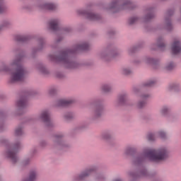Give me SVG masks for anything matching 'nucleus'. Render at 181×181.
Instances as JSON below:
<instances>
[{"mask_svg": "<svg viewBox=\"0 0 181 181\" xmlns=\"http://www.w3.org/2000/svg\"><path fill=\"white\" fill-rule=\"evenodd\" d=\"M165 28L167 30H172V23H170V18H165Z\"/></svg>", "mask_w": 181, "mask_h": 181, "instance_id": "c756f323", "label": "nucleus"}, {"mask_svg": "<svg viewBox=\"0 0 181 181\" xmlns=\"http://www.w3.org/2000/svg\"><path fill=\"white\" fill-rule=\"evenodd\" d=\"M38 48L35 49H33V53H35V52H40V50H42V49H43L44 46H45V39H43V37H40L38 39Z\"/></svg>", "mask_w": 181, "mask_h": 181, "instance_id": "412c9836", "label": "nucleus"}, {"mask_svg": "<svg viewBox=\"0 0 181 181\" xmlns=\"http://www.w3.org/2000/svg\"><path fill=\"white\" fill-rule=\"evenodd\" d=\"M95 170H97V166L93 165L89 168H87L84 171L81 172L79 175H75L73 178V181L84 180L86 177H88V176H90L91 173H94Z\"/></svg>", "mask_w": 181, "mask_h": 181, "instance_id": "0eeeda50", "label": "nucleus"}, {"mask_svg": "<svg viewBox=\"0 0 181 181\" xmlns=\"http://www.w3.org/2000/svg\"><path fill=\"white\" fill-rule=\"evenodd\" d=\"M37 69L40 73H42V74H47V69H46V67H45V66L40 64L38 66Z\"/></svg>", "mask_w": 181, "mask_h": 181, "instance_id": "f704fd0d", "label": "nucleus"}, {"mask_svg": "<svg viewBox=\"0 0 181 181\" xmlns=\"http://www.w3.org/2000/svg\"><path fill=\"white\" fill-rule=\"evenodd\" d=\"M136 151V149H135V148L134 147H127L125 151H124V153L125 155H134V153H135V151Z\"/></svg>", "mask_w": 181, "mask_h": 181, "instance_id": "7c9ffc66", "label": "nucleus"}, {"mask_svg": "<svg viewBox=\"0 0 181 181\" xmlns=\"http://www.w3.org/2000/svg\"><path fill=\"white\" fill-rule=\"evenodd\" d=\"M60 32L61 33L64 34L70 33V32H71V27H64L60 30Z\"/></svg>", "mask_w": 181, "mask_h": 181, "instance_id": "58836bf2", "label": "nucleus"}, {"mask_svg": "<svg viewBox=\"0 0 181 181\" xmlns=\"http://www.w3.org/2000/svg\"><path fill=\"white\" fill-rule=\"evenodd\" d=\"M147 139L148 141H156V139H158L157 132H156V133H152V132L148 133Z\"/></svg>", "mask_w": 181, "mask_h": 181, "instance_id": "bb28decb", "label": "nucleus"}, {"mask_svg": "<svg viewBox=\"0 0 181 181\" xmlns=\"http://www.w3.org/2000/svg\"><path fill=\"white\" fill-rule=\"evenodd\" d=\"M148 158L153 162H162L166 160L169 158V149L166 147H160L158 149H144V152L137 154L133 158V164L141 169L138 174L135 173H129L131 177H144L147 176L148 171L144 168V163Z\"/></svg>", "mask_w": 181, "mask_h": 181, "instance_id": "f257e3e1", "label": "nucleus"}, {"mask_svg": "<svg viewBox=\"0 0 181 181\" xmlns=\"http://www.w3.org/2000/svg\"><path fill=\"white\" fill-rule=\"evenodd\" d=\"M107 9L113 12H119L124 9H134V3L130 0H115L109 4Z\"/></svg>", "mask_w": 181, "mask_h": 181, "instance_id": "20e7f679", "label": "nucleus"}, {"mask_svg": "<svg viewBox=\"0 0 181 181\" xmlns=\"http://www.w3.org/2000/svg\"><path fill=\"white\" fill-rule=\"evenodd\" d=\"M26 105H28V98L26 97H21L16 103V107L17 108H19L20 110L22 108H25Z\"/></svg>", "mask_w": 181, "mask_h": 181, "instance_id": "2eb2a0df", "label": "nucleus"}, {"mask_svg": "<svg viewBox=\"0 0 181 181\" xmlns=\"http://www.w3.org/2000/svg\"><path fill=\"white\" fill-rule=\"evenodd\" d=\"M170 112V107L163 106L160 110V114L162 117H168Z\"/></svg>", "mask_w": 181, "mask_h": 181, "instance_id": "f3484780", "label": "nucleus"}, {"mask_svg": "<svg viewBox=\"0 0 181 181\" xmlns=\"http://www.w3.org/2000/svg\"><path fill=\"white\" fill-rule=\"evenodd\" d=\"M144 63H146V64H156L158 63V59L147 57L144 59Z\"/></svg>", "mask_w": 181, "mask_h": 181, "instance_id": "cd10ccee", "label": "nucleus"}, {"mask_svg": "<svg viewBox=\"0 0 181 181\" xmlns=\"http://www.w3.org/2000/svg\"><path fill=\"white\" fill-rule=\"evenodd\" d=\"M116 105H125L128 104V94L123 93L119 95L115 102Z\"/></svg>", "mask_w": 181, "mask_h": 181, "instance_id": "ddd939ff", "label": "nucleus"}, {"mask_svg": "<svg viewBox=\"0 0 181 181\" xmlns=\"http://www.w3.org/2000/svg\"><path fill=\"white\" fill-rule=\"evenodd\" d=\"M60 25V19L53 18L51 19L48 23V26L51 30L57 32L59 30V25Z\"/></svg>", "mask_w": 181, "mask_h": 181, "instance_id": "f8f14e48", "label": "nucleus"}, {"mask_svg": "<svg viewBox=\"0 0 181 181\" xmlns=\"http://www.w3.org/2000/svg\"><path fill=\"white\" fill-rule=\"evenodd\" d=\"M66 119H70L71 118H73V116H71V113H67L65 116Z\"/></svg>", "mask_w": 181, "mask_h": 181, "instance_id": "a18cd8bd", "label": "nucleus"}, {"mask_svg": "<svg viewBox=\"0 0 181 181\" xmlns=\"http://www.w3.org/2000/svg\"><path fill=\"white\" fill-rule=\"evenodd\" d=\"M176 67V63H175L173 61H170L165 64V70H168V71H170V70H173Z\"/></svg>", "mask_w": 181, "mask_h": 181, "instance_id": "393cba45", "label": "nucleus"}, {"mask_svg": "<svg viewBox=\"0 0 181 181\" xmlns=\"http://www.w3.org/2000/svg\"><path fill=\"white\" fill-rule=\"evenodd\" d=\"M57 93V88H51L49 90L48 94L49 95H54V94H56Z\"/></svg>", "mask_w": 181, "mask_h": 181, "instance_id": "a19ab883", "label": "nucleus"}, {"mask_svg": "<svg viewBox=\"0 0 181 181\" xmlns=\"http://www.w3.org/2000/svg\"><path fill=\"white\" fill-rule=\"evenodd\" d=\"M175 13V11H173V10H169L168 12H167V16H172V15Z\"/></svg>", "mask_w": 181, "mask_h": 181, "instance_id": "49530a36", "label": "nucleus"}, {"mask_svg": "<svg viewBox=\"0 0 181 181\" xmlns=\"http://www.w3.org/2000/svg\"><path fill=\"white\" fill-rule=\"evenodd\" d=\"M155 17V14L153 13H149L144 17V22H149L151 19Z\"/></svg>", "mask_w": 181, "mask_h": 181, "instance_id": "e433bc0d", "label": "nucleus"}, {"mask_svg": "<svg viewBox=\"0 0 181 181\" xmlns=\"http://www.w3.org/2000/svg\"><path fill=\"white\" fill-rule=\"evenodd\" d=\"M23 134V130L22 129V127H17L15 130V135L16 136H21V135Z\"/></svg>", "mask_w": 181, "mask_h": 181, "instance_id": "c9c22d12", "label": "nucleus"}, {"mask_svg": "<svg viewBox=\"0 0 181 181\" xmlns=\"http://www.w3.org/2000/svg\"><path fill=\"white\" fill-rule=\"evenodd\" d=\"M4 12H5V6H0V13H4Z\"/></svg>", "mask_w": 181, "mask_h": 181, "instance_id": "de8ad7c7", "label": "nucleus"}, {"mask_svg": "<svg viewBox=\"0 0 181 181\" xmlns=\"http://www.w3.org/2000/svg\"><path fill=\"white\" fill-rule=\"evenodd\" d=\"M54 143L56 144V145H57V146H59V148H63L66 146V144H64L62 136H55Z\"/></svg>", "mask_w": 181, "mask_h": 181, "instance_id": "6ab92c4d", "label": "nucleus"}, {"mask_svg": "<svg viewBox=\"0 0 181 181\" xmlns=\"http://www.w3.org/2000/svg\"><path fill=\"white\" fill-rule=\"evenodd\" d=\"M0 71L11 74V83L22 81L26 76V69L22 65V58H18L11 62L9 66L1 65Z\"/></svg>", "mask_w": 181, "mask_h": 181, "instance_id": "7ed1b4c3", "label": "nucleus"}, {"mask_svg": "<svg viewBox=\"0 0 181 181\" xmlns=\"http://www.w3.org/2000/svg\"><path fill=\"white\" fill-rule=\"evenodd\" d=\"M104 112V107L103 105L96 106L95 110L94 112L95 118H100Z\"/></svg>", "mask_w": 181, "mask_h": 181, "instance_id": "dca6fc26", "label": "nucleus"}, {"mask_svg": "<svg viewBox=\"0 0 181 181\" xmlns=\"http://www.w3.org/2000/svg\"><path fill=\"white\" fill-rule=\"evenodd\" d=\"M0 6H4L5 11L8 9V6H6V4H5V2H4V0H0Z\"/></svg>", "mask_w": 181, "mask_h": 181, "instance_id": "37998d69", "label": "nucleus"}, {"mask_svg": "<svg viewBox=\"0 0 181 181\" xmlns=\"http://www.w3.org/2000/svg\"><path fill=\"white\" fill-rule=\"evenodd\" d=\"M136 94L141 98V100H139L137 103V108H144L145 105H146V100L149 97H151V94L146 92H136L135 91Z\"/></svg>", "mask_w": 181, "mask_h": 181, "instance_id": "1a4fd4ad", "label": "nucleus"}, {"mask_svg": "<svg viewBox=\"0 0 181 181\" xmlns=\"http://www.w3.org/2000/svg\"><path fill=\"white\" fill-rule=\"evenodd\" d=\"M110 90H112V86L110 84H105L102 86V90L104 93H108Z\"/></svg>", "mask_w": 181, "mask_h": 181, "instance_id": "473e14b6", "label": "nucleus"}, {"mask_svg": "<svg viewBox=\"0 0 181 181\" xmlns=\"http://www.w3.org/2000/svg\"><path fill=\"white\" fill-rule=\"evenodd\" d=\"M11 25L12 23L9 20H4L0 23V25L1 26L3 30L4 29H8V28H11Z\"/></svg>", "mask_w": 181, "mask_h": 181, "instance_id": "5701e85b", "label": "nucleus"}, {"mask_svg": "<svg viewBox=\"0 0 181 181\" xmlns=\"http://www.w3.org/2000/svg\"><path fill=\"white\" fill-rule=\"evenodd\" d=\"M171 50L173 54H178L181 52V42L180 40L175 39L172 45Z\"/></svg>", "mask_w": 181, "mask_h": 181, "instance_id": "9b49d317", "label": "nucleus"}, {"mask_svg": "<svg viewBox=\"0 0 181 181\" xmlns=\"http://www.w3.org/2000/svg\"><path fill=\"white\" fill-rule=\"evenodd\" d=\"M87 42H81L76 45L74 49H65L60 52L59 56L51 54L49 55V60L55 62L56 63H62L66 69H76L78 64L73 59V54L78 50H87L89 47Z\"/></svg>", "mask_w": 181, "mask_h": 181, "instance_id": "f03ea898", "label": "nucleus"}, {"mask_svg": "<svg viewBox=\"0 0 181 181\" xmlns=\"http://www.w3.org/2000/svg\"><path fill=\"white\" fill-rule=\"evenodd\" d=\"M23 9H29V8L26 7V6H23Z\"/></svg>", "mask_w": 181, "mask_h": 181, "instance_id": "3c124183", "label": "nucleus"}, {"mask_svg": "<svg viewBox=\"0 0 181 181\" xmlns=\"http://www.w3.org/2000/svg\"><path fill=\"white\" fill-rule=\"evenodd\" d=\"M40 11H56L59 8L57 3L52 1H41L37 4Z\"/></svg>", "mask_w": 181, "mask_h": 181, "instance_id": "423d86ee", "label": "nucleus"}, {"mask_svg": "<svg viewBox=\"0 0 181 181\" xmlns=\"http://www.w3.org/2000/svg\"><path fill=\"white\" fill-rule=\"evenodd\" d=\"M40 119H42L45 122L47 127H53L54 124L52 119H50V112L48 110L42 111L39 117Z\"/></svg>", "mask_w": 181, "mask_h": 181, "instance_id": "9d476101", "label": "nucleus"}, {"mask_svg": "<svg viewBox=\"0 0 181 181\" xmlns=\"http://www.w3.org/2000/svg\"><path fill=\"white\" fill-rule=\"evenodd\" d=\"M30 38V37H29V35H17L16 37V40L17 42H26L28 40H29V39Z\"/></svg>", "mask_w": 181, "mask_h": 181, "instance_id": "a878e982", "label": "nucleus"}, {"mask_svg": "<svg viewBox=\"0 0 181 181\" xmlns=\"http://www.w3.org/2000/svg\"><path fill=\"white\" fill-rule=\"evenodd\" d=\"M157 46L159 49H163V47H165V43L163 42V38L162 37H158L157 40Z\"/></svg>", "mask_w": 181, "mask_h": 181, "instance_id": "2f4dec72", "label": "nucleus"}, {"mask_svg": "<svg viewBox=\"0 0 181 181\" xmlns=\"http://www.w3.org/2000/svg\"><path fill=\"white\" fill-rule=\"evenodd\" d=\"M156 83L155 80H149L144 83V87H152Z\"/></svg>", "mask_w": 181, "mask_h": 181, "instance_id": "ea45409f", "label": "nucleus"}, {"mask_svg": "<svg viewBox=\"0 0 181 181\" xmlns=\"http://www.w3.org/2000/svg\"><path fill=\"white\" fill-rule=\"evenodd\" d=\"M73 103H74L73 99H59L57 101V107H66Z\"/></svg>", "mask_w": 181, "mask_h": 181, "instance_id": "4468645a", "label": "nucleus"}, {"mask_svg": "<svg viewBox=\"0 0 181 181\" xmlns=\"http://www.w3.org/2000/svg\"><path fill=\"white\" fill-rule=\"evenodd\" d=\"M78 14L83 15L89 21H99V19H101V16L93 13L91 10L79 9L78 10Z\"/></svg>", "mask_w": 181, "mask_h": 181, "instance_id": "6e6552de", "label": "nucleus"}, {"mask_svg": "<svg viewBox=\"0 0 181 181\" xmlns=\"http://www.w3.org/2000/svg\"><path fill=\"white\" fill-rule=\"evenodd\" d=\"M63 39V37H59L57 40V42L59 43V42H61V40Z\"/></svg>", "mask_w": 181, "mask_h": 181, "instance_id": "09e8293b", "label": "nucleus"}, {"mask_svg": "<svg viewBox=\"0 0 181 181\" xmlns=\"http://www.w3.org/2000/svg\"><path fill=\"white\" fill-rule=\"evenodd\" d=\"M121 73L123 76H129V74H132V69L129 66H124L122 68Z\"/></svg>", "mask_w": 181, "mask_h": 181, "instance_id": "b1692460", "label": "nucleus"}, {"mask_svg": "<svg viewBox=\"0 0 181 181\" xmlns=\"http://www.w3.org/2000/svg\"><path fill=\"white\" fill-rule=\"evenodd\" d=\"M160 138L162 141H166L168 139V135H166V132L163 130H160L157 132V139Z\"/></svg>", "mask_w": 181, "mask_h": 181, "instance_id": "4be33fe9", "label": "nucleus"}, {"mask_svg": "<svg viewBox=\"0 0 181 181\" xmlns=\"http://www.w3.org/2000/svg\"><path fill=\"white\" fill-rule=\"evenodd\" d=\"M21 148V142L17 141L13 144L11 147H9L7 151L5 153L6 158L11 159L13 163H16L18 162V156H16V153Z\"/></svg>", "mask_w": 181, "mask_h": 181, "instance_id": "39448f33", "label": "nucleus"}, {"mask_svg": "<svg viewBox=\"0 0 181 181\" xmlns=\"http://www.w3.org/2000/svg\"><path fill=\"white\" fill-rule=\"evenodd\" d=\"M105 175L104 174H98L96 175V180H105Z\"/></svg>", "mask_w": 181, "mask_h": 181, "instance_id": "79ce46f5", "label": "nucleus"}, {"mask_svg": "<svg viewBox=\"0 0 181 181\" xmlns=\"http://www.w3.org/2000/svg\"><path fill=\"white\" fill-rule=\"evenodd\" d=\"M168 91H170V92L172 91L177 92L180 90V84L177 83H171L168 86Z\"/></svg>", "mask_w": 181, "mask_h": 181, "instance_id": "a211bd4d", "label": "nucleus"}, {"mask_svg": "<svg viewBox=\"0 0 181 181\" xmlns=\"http://www.w3.org/2000/svg\"><path fill=\"white\" fill-rule=\"evenodd\" d=\"M138 22V17L134 16L130 18H129L128 23L129 25H134V23H136Z\"/></svg>", "mask_w": 181, "mask_h": 181, "instance_id": "4c0bfd02", "label": "nucleus"}, {"mask_svg": "<svg viewBox=\"0 0 181 181\" xmlns=\"http://www.w3.org/2000/svg\"><path fill=\"white\" fill-rule=\"evenodd\" d=\"M57 77H59V78H62L63 77V75H57Z\"/></svg>", "mask_w": 181, "mask_h": 181, "instance_id": "8fccbe9b", "label": "nucleus"}, {"mask_svg": "<svg viewBox=\"0 0 181 181\" xmlns=\"http://www.w3.org/2000/svg\"><path fill=\"white\" fill-rule=\"evenodd\" d=\"M36 177H37V172L36 170H32L30 172L28 177L25 180H23V181H35L36 180Z\"/></svg>", "mask_w": 181, "mask_h": 181, "instance_id": "aec40b11", "label": "nucleus"}, {"mask_svg": "<svg viewBox=\"0 0 181 181\" xmlns=\"http://www.w3.org/2000/svg\"><path fill=\"white\" fill-rule=\"evenodd\" d=\"M111 138V133L110 132H105L101 134L100 135V139H103V141H107L108 139H110Z\"/></svg>", "mask_w": 181, "mask_h": 181, "instance_id": "c85d7f7f", "label": "nucleus"}, {"mask_svg": "<svg viewBox=\"0 0 181 181\" xmlns=\"http://www.w3.org/2000/svg\"><path fill=\"white\" fill-rule=\"evenodd\" d=\"M112 56V54H107V52H102L100 54V59H103V60H108Z\"/></svg>", "mask_w": 181, "mask_h": 181, "instance_id": "72a5a7b5", "label": "nucleus"}, {"mask_svg": "<svg viewBox=\"0 0 181 181\" xmlns=\"http://www.w3.org/2000/svg\"><path fill=\"white\" fill-rule=\"evenodd\" d=\"M30 162V159L26 158L23 161V165H29Z\"/></svg>", "mask_w": 181, "mask_h": 181, "instance_id": "c03bdc74", "label": "nucleus"}]
</instances>
